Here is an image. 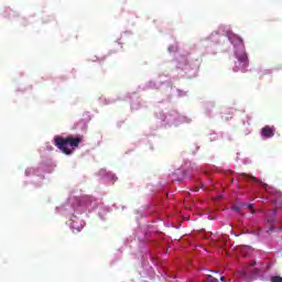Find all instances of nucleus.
I'll return each mask as SVG.
<instances>
[{"label": "nucleus", "mask_w": 282, "mask_h": 282, "mask_svg": "<svg viewBox=\"0 0 282 282\" xmlns=\"http://www.w3.org/2000/svg\"><path fill=\"white\" fill-rule=\"evenodd\" d=\"M80 142H83V137H73L68 135L66 138L63 137H55L54 138V144L64 153L65 155H72L74 151L72 149H78L80 145ZM67 147H70L67 148Z\"/></svg>", "instance_id": "obj_1"}, {"label": "nucleus", "mask_w": 282, "mask_h": 282, "mask_svg": "<svg viewBox=\"0 0 282 282\" xmlns=\"http://www.w3.org/2000/svg\"><path fill=\"white\" fill-rule=\"evenodd\" d=\"M236 58H238V63H239V66L242 68V69H246V67H248V54L242 51L241 53L239 52H236Z\"/></svg>", "instance_id": "obj_2"}, {"label": "nucleus", "mask_w": 282, "mask_h": 282, "mask_svg": "<svg viewBox=\"0 0 282 282\" xmlns=\"http://www.w3.org/2000/svg\"><path fill=\"white\" fill-rule=\"evenodd\" d=\"M274 133H276V128L274 126H265L261 129V135L262 138L270 139L274 138Z\"/></svg>", "instance_id": "obj_3"}, {"label": "nucleus", "mask_w": 282, "mask_h": 282, "mask_svg": "<svg viewBox=\"0 0 282 282\" xmlns=\"http://www.w3.org/2000/svg\"><path fill=\"white\" fill-rule=\"evenodd\" d=\"M240 175L241 177H245V180H252V182H256V184H261L262 188H264V191H268V184L261 183V181L252 176V174L241 173Z\"/></svg>", "instance_id": "obj_4"}, {"label": "nucleus", "mask_w": 282, "mask_h": 282, "mask_svg": "<svg viewBox=\"0 0 282 282\" xmlns=\"http://www.w3.org/2000/svg\"><path fill=\"white\" fill-rule=\"evenodd\" d=\"M230 41L235 45V47H237V45H240V47H242V48L245 47L243 46V39H241L239 35L230 36Z\"/></svg>", "instance_id": "obj_5"}, {"label": "nucleus", "mask_w": 282, "mask_h": 282, "mask_svg": "<svg viewBox=\"0 0 282 282\" xmlns=\"http://www.w3.org/2000/svg\"><path fill=\"white\" fill-rule=\"evenodd\" d=\"M271 282H282V276L281 275H273V276H271Z\"/></svg>", "instance_id": "obj_6"}, {"label": "nucleus", "mask_w": 282, "mask_h": 282, "mask_svg": "<svg viewBox=\"0 0 282 282\" xmlns=\"http://www.w3.org/2000/svg\"><path fill=\"white\" fill-rule=\"evenodd\" d=\"M207 282H218V280H217V278H214L213 275H208Z\"/></svg>", "instance_id": "obj_7"}, {"label": "nucleus", "mask_w": 282, "mask_h": 282, "mask_svg": "<svg viewBox=\"0 0 282 282\" xmlns=\"http://www.w3.org/2000/svg\"><path fill=\"white\" fill-rule=\"evenodd\" d=\"M250 265H251V268H254V265H257V261H252V262L250 263Z\"/></svg>", "instance_id": "obj_8"}, {"label": "nucleus", "mask_w": 282, "mask_h": 282, "mask_svg": "<svg viewBox=\"0 0 282 282\" xmlns=\"http://www.w3.org/2000/svg\"><path fill=\"white\" fill-rule=\"evenodd\" d=\"M268 224H274V219H268Z\"/></svg>", "instance_id": "obj_9"}, {"label": "nucleus", "mask_w": 282, "mask_h": 282, "mask_svg": "<svg viewBox=\"0 0 282 282\" xmlns=\"http://www.w3.org/2000/svg\"><path fill=\"white\" fill-rule=\"evenodd\" d=\"M273 230H274V227L271 226V227L269 228L268 232H272Z\"/></svg>", "instance_id": "obj_10"}, {"label": "nucleus", "mask_w": 282, "mask_h": 282, "mask_svg": "<svg viewBox=\"0 0 282 282\" xmlns=\"http://www.w3.org/2000/svg\"><path fill=\"white\" fill-rule=\"evenodd\" d=\"M220 281H223V282H224V281H226V278H224V276H220Z\"/></svg>", "instance_id": "obj_11"}, {"label": "nucleus", "mask_w": 282, "mask_h": 282, "mask_svg": "<svg viewBox=\"0 0 282 282\" xmlns=\"http://www.w3.org/2000/svg\"><path fill=\"white\" fill-rule=\"evenodd\" d=\"M252 206H254V205H253V204H249V205H248V208H252Z\"/></svg>", "instance_id": "obj_12"}, {"label": "nucleus", "mask_w": 282, "mask_h": 282, "mask_svg": "<svg viewBox=\"0 0 282 282\" xmlns=\"http://www.w3.org/2000/svg\"><path fill=\"white\" fill-rule=\"evenodd\" d=\"M234 210H237V212H239V207H234Z\"/></svg>", "instance_id": "obj_13"}, {"label": "nucleus", "mask_w": 282, "mask_h": 282, "mask_svg": "<svg viewBox=\"0 0 282 282\" xmlns=\"http://www.w3.org/2000/svg\"><path fill=\"white\" fill-rule=\"evenodd\" d=\"M234 72H239V68H235Z\"/></svg>", "instance_id": "obj_14"}]
</instances>
